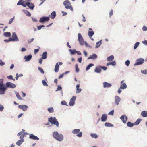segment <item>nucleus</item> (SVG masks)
Wrapping results in <instances>:
<instances>
[{"label":"nucleus","instance_id":"cd10ccee","mask_svg":"<svg viewBox=\"0 0 147 147\" xmlns=\"http://www.w3.org/2000/svg\"><path fill=\"white\" fill-rule=\"evenodd\" d=\"M141 115L144 117H147V111H144L141 113Z\"/></svg>","mask_w":147,"mask_h":147},{"label":"nucleus","instance_id":"8fccbe9b","mask_svg":"<svg viewBox=\"0 0 147 147\" xmlns=\"http://www.w3.org/2000/svg\"><path fill=\"white\" fill-rule=\"evenodd\" d=\"M7 78L9 79H12L13 81L15 80V79L13 78L12 76V75H10L9 76H7Z\"/></svg>","mask_w":147,"mask_h":147},{"label":"nucleus","instance_id":"603ef678","mask_svg":"<svg viewBox=\"0 0 147 147\" xmlns=\"http://www.w3.org/2000/svg\"><path fill=\"white\" fill-rule=\"evenodd\" d=\"M34 40V38H32L31 39L28 40V43L29 44H30Z\"/></svg>","mask_w":147,"mask_h":147},{"label":"nucleus","instance_id":"9b49d317","mask_svg":"<svg viewBox=\"0 0 147 147\" xmlns=\"http://www.w3.org/2000/svg\"><path fill=\"white\" fill-rule=\"evenodd\" d=\"M120 119L124 123H126L127 120V117L125 115H122L120 117Z\"/></svg>","mask_w":147,"mask_h":147},{"label":"nucleus","instance_id":"bb28decb","mask_svg":"<svg viewBox=\"0 0 147 147\" xmlns=\"http://www.w3.org/2000/svg\"><path fill=\"white\" fill-rule=\"evenodd\" d=\"M27 134V133L26 132H25V133H24L23 134H21V136H20V140H22L24 141L23 138L24 136L25 135Z\"/></svg>","mask_w":147,"mask_h":147},{"label":"nucleus","instance_id":"f704fd0d","mask_svg":"<svg viewBox=\"0 0 147 147\" xmlns=\"http://www.w3.org/2000/svg\"><path fill=\"white\" fill-rule=\"evenodd\" d=\"M105 125L108 127H111L113 126V125L112 124L109 123H106L105 124Z\"/></svg>","mask_w":147,"mask_h":147},{"label":"nucleus","instance_id":"5fc2aeb1","mask_svg":"<svg viewBox=\"0 0 147 147\" xmlns=\"http://www.w3.org/2000/svg\"><path fill=\"white\" fill-rule=\"evenodd\" d=\"M38 69L43 74L44 73V71L43 69L39 67L38 68Z\"/></svg>","mask_w":147,"mask_h":147},{"label":"nucleus","instance_id":"1a4fd4ad","mask_svg":"<svg viewBox=\"0 0 147 147\" xmlns=\"http://www.w3.org/2000/svg\"><path fill=\"white\" fill-rule=\"evenodd\" d=\"M7 89V88L5 86H0V94H4Z\"/></svg>","mask_w":147,"mask_h":147},{"label":"nucleus","instance_id":"338daca9","mask_svg":"<svg viewBox=\"0 0 147 147\" xmlns=\"http://www.w3.org/2000/svg\"><path fill=\"white\" fill-rule=\"evenodd\" d=\"M61 103L62 105H67L66 102L65 101H62L61 102Z\"/></svg>","mask_w":147,"mask_h":147},{"label":"nucleus","instance_id":"423d86ee","mask_svg":"<svg viewBox=\"0 0 147 147\" xmlns=\"http://www.w3.org/2000/svg\"><path fill=\"white\" fill-rule=\"evenodd\" d=\"M6 85L7 87H9L11 88H15L16 86V85L13 83L10 82H7L6 83Z\"/></svg>","mask_w":147,"mask_h":147},{"label":"nucleus","instance_id":"49530a36","mask_svg":"<svg viewBox=\"0 0 147 147\" xmlns=\"http://www.w3.org/2000/svg\"><path fill=\"white\" fill-rule=\"evenodd\" d=\"M42 82L43 85L44 86H48V84H47L46 82V81L45 80H42Z\"/></svg>","mask_w":147,"mask_h":147},{"label":"nucleus","instance_id":"6e6552de","mask_svg":"<svg viewBox=\"0 0 147 147\" xmlns=\"http://www.w3.org/2000/svg\"><path fill=\"white\" fill-rule=\"evenodd\" d=\"M78 41L80 42V44L81 45H83L84 40L80 33H79L78 34Z\"/></svg>","mask_w":147,"mask_h":147},{"label":"nucleus","instance_id":"c85d7f7f","mask_svg":"<svg viewBox=\"0 0 147 147\" xmlns=\"http://www.w3.org/2000/svg\"><path fill=\"white\" fill-rule=\"evenodd\" d=\"M12 37L14 39H15L16 40V41H19V39L17 38L16 34L15 32H13V33Z\"/></svg>","mask_w":147,"mask_h":147},{"label":"nucleus","instance_id":"69168bd1","mask_svg":"<svg viewBox=\"0 0 147 147\" xmlns=\"http://www.w3.org/2000/svg\"><path fill=\"white\" fill-rule=\"evenodd\" d=\"M111 64L113 66H114L116 65V63L115 61L111 62Z\"/></svg>","mask_w":147,"mask_h":147},{"label":"nucleus","instance_id":"3c124183","mask_svg":"<svg viewBox=\"0 0 147 147\" xmlns=\"http://www.w3.org/2000/svg\"><path fill=\"white\" fill-rule=\"evenodd\" d=\"M14 17L10 19L9 21V24H11L13 21L14 20Z\"/></svg>","mask_w":147,"mask_h":147},{"label":"nucleus","instance_id":"bf43d9fd","mask_svg":"<svg viewBox=\"0 0 147 147\" xmlns=\"http://www.w3.org/2000/svg\"><path fill=\"white\" fill-rule=\"evenodd\" d=\"M113 11L112 9H111L110 13H109V17L110 18L111 17V16L113 15Z\"/></svg>","mask_w":147,"mask_h":147},{"label":"nucleus","instance_id":"7ed1b4c3","mask_svg":"<svg viewBox=\"0 0 147 147\" xmlns=\"http://www.w3.org/2000/svg\"><path fill=\"white\" fill-rule=\"evenodd\" d=\"M48 121L51 124L55 125L57 127L59 126V124L58 121L55 117L53 118L51 117L49 118Z\"/></svg>","mask_w":147,"mask_h":147},{"label":"nucleus","instance_id":"37998d69","mask_svg":"<svg viewBox=\"0 0 147 147\" xmlns=\"http://www.w3.org/2000/svg\"><path fill=\"white\" fill-rule=\"evenodd\" d=\"M69 51L72 54L74 55L76 53V51L75 49L72 50L71 49H69Z\"/></svg>","mask_w":147,"mask_h":147},{"label":"nucleus","instance_id":"c9c22d12","mask_svg":"<svg viewBox=\"0 0 147 147\" xmlns=\"http://www.w3.org/2000/svg\"><path fill=\"white\" fill-rule=\"evenodd\" d=\"M90 136L94 138H97L98 137V136L96 134L94 133L91 134Z\"/></svg>","mask_w":147,"mask_h":147},{"label":"nucleus","instance_id":"2f4dec72","mask_svg":"<svg viewBox=\"0 0 147 147\" xmlns=\"http://www.w3.org/2000/svg\"><path fill=\"white\" fill-rule=\"evenodd\" d=\"M47 52H46V51L43 52V53L42 54V59H45L47 58Z\"/></svg>","mask_w":147,"mask_h":147},{"label":"nucleus","instance_id":"b1692460","mask_svg":"<svg viewBox=\"0 0 147 147\" xmlns=\"http://www.w3.org/2000/svg\"><path fill=\"white\" fill-rule=\"evenodd\" d=\"M80 86V85L79 84H78L76 86V93H79L82 90V89L80 88H79Z\"/></svg>","mask_w":147,"mask_h":147},{"label":"nucleus","instance_id":"f03ea898","mask_svg":"<svg viewBox=\"0 0 147 147\" xmlns=\"http://www.w3.org/2000/svg\"><path fill=\"white\" fill-rule=\"evenodd\" d=\"M63 5L65 6V8L67 9H69L72 11L74 10L71 4L69 1V0H66L64 1Z\"/></svg>","mask_w":147,"mask_h":147},{"label":"nucleus","instance_id":"393cba45","mask_svg":"<svg viewBox=\"0 0 147 147\" xmlns=\"http://www.w3.org/2000/svg\"><path fill=\"white\" fill-rule=\"evenodd\" d=\"M56 16V12L55 11L52 12L50 15V17L51 19H54Z\"/></svg>","mask_w":147,"mask_h":147},{"label":"nucleus","instance_id":"e433bc0d","mask_svg":"<svg viewBox=\"0 0 147 147\" xmlns=\"http://www.w3.org/2000/svg\"><path fill=\"white\" fill-rule=\"evenodd\" d=\"M16 94L18 99L20 100H22V99L19 95L18 92H16Z\"/></svg>","mask_w":147,"mask_h":147},{"label":"nucleus","instance_id":"13d9d810","mask_svg":"<svg viewBox=\"0 0 147 147\" xmlns=\"http://www.w3.org/2000/svg\"><path fill=\"white\" fill-rule=\"evenodd\" d=\"M4 109V107L1 105H0V111H3Z\"/></svg>","mask_w":147,"mask_h":147},{"label":"nucleus","instance_id":"774afa93","mask_svg":"<svg viewBox=\"0 0 147 147\" xmlns=\"http://www.w3.org/2000/svg\"><path fill=\"white\" fill-rule=\"evenodd\" d=\"M141 72L142 73H143L144 74H147V71L146 70H143Z\"/></svg>","mask_w":147,"mask_h":147},{"label":"nucleus","instance_id":"aec40b11","mask_svg":"<svg viewBox=\"0 0 147 147\" xmlns=\"http://www.w3.org/2000/svg\"><path fill=\"white\" fill-rule=\"evenodd\" d=\"M29 138L33 140H38L39 138L36 136H35L33 135L32 134H30Z\"/></svg>","mask_w":147,"mask_h":147},{"label":"nucleus","instance_id":"4d7b16f0","mask_svg":"<svg viewBox=\"0 0 147 147\" xmlns=\"http://www.w3.org/2000/svg\"><path fill=\"white\" fill-rule=\"evenodd\" d=\"M130 61L128 60L126 61L125 62V64L127 66H128L129 65V64H130Z\"/></svg>","mask_w":147,"mask_h":147},{"label":"nucleus","instance_id":"4be33fe9","mask_svg":"<svg viewBox=\"0 0 147 147\" xmlns=\"http://www.w3.org/2000/svg\"><path fill=\"white\" fill-rule=\"evenodd\" d=\"M111 86V84L110 83H108L106 82L103 83V86L104 88H108L110 87Z\"/></svg>","mask_w":147,"mask_h":147},{"label":"nucleus","instance_id":"9d476101","mask_svg":"<svg viewBox=\"0 0 147 147\" xmlns=\"http://www.w3.org/2000/svg\"><path fill=\"white\" fill-rule=\"evenodd\" d=\"M18 107L19 109H22L24 111H26L28 108V106L25 105H19Z\"/></svg>","mask_w":147,"mask_h":147},{"label":"nucleus","instance_id":"dca6fc26","mask_svg":"<svg viewBox=\"0 0 147 147\" xmlns=\"http://www.w3.org/2000/svg\"><path fill=\"white\" fill-rule=\"evenodd\" d=\"M124 82V80H123L121 82V84L120 88L121 89H124L127 88V86L126 85V84L125 83H123Z\"/></svg>","mask_w":147,"mask_h":147},{"label":"nucleus","instance_id":"0e129e2a","mask_svg":"<svg viewBox=\"0 0 147 147\" xmlns=\"http://www.w3.org/2000/svg\"><path fill=\"white\" fill-rule=\"evenodd\" d=\"M0 65L1 66H3L4 65L5 63L2 61L1 60H0Z\"/></svg>","mask_w":147,"mask_h":147},{"label":"nucleus","instance_id":"f257e3e1","mask_svg":"<svg viewBox=\"0 0 147 147\" xmlns=\"http://www.w3.org/2000/svg\"><path fill=\"white\" fill-rule=\"evenodd\" d=\"M53 135L56 140L59 141L61 142L63 140V136L62 134H59L57 132H54Z\"/></svg>","mask_w":147,"mask_h":147},{"label":"nucleus","instance_id":"20e7f679","mask_svg":"<svg viewBox=\"0 0 147 147\" xmlns=\"http://www.w3.org/2000/svg\"><path fill=\"white\" fill-rule=\"evenodd\" d=\"M80 129H75L72 131V132L74 134H77L78 133L79 134H78L77 136L78 137H80L82 136V132H80Z\"/></svg>","mask_w":147,"mask_h":147},{"label":"nucleus","instance_id":"052dcab7","mask_svg":"<svg viewBox=\"0 0 147 147\" xmlns=\"http://www.w3.org/2000/svg\"><path fill=\"white\" fill-rule=\"evenodd\" d=\"M142 30L144 31H146L147 30V27L144 26L142 28Z\"/></svg>","mask_w":147,"mask_h":147},{"label":"nucleus","instance_id":"f8f14e48","mask_svg":"<svg viewBox=\"0 0 147 147\" xmlns=\"http://www.w3.org/2000/svg\"><path fill=\"white\" fill-rule=\"evenodd\" d=\"M49 20V17H44L40 18L39 21L40 22L42 23L46 21H48Z\"/></svg>","mask_w":147,"mask_h":147},{"label":"nucleus","instance_id":"4c0bfd02","mask_svg":"<svg viewBox=\"0 0 147 147\" xmlns=\"http://www.w3.org/2000/svg\"><path fill=\"white\" fill-rule=\"evenodd\" d=\"M94 65L93 64H92V63L90 64L86 67V71H88V70L90 69V68L91 67H92V66H93Z\"/></svg>","mask_w":147,"mask_h":147},{"label":"nucleus","instance_id":"ea45409f","mask_svg":"<svg viewBox=\"0 0 147 147\" xmlns=\"http://www.w3.org/2000/svg\"><path fill=\"white\" fill-rule=\"evenodd\" d=\"M23 142L24 141L22 140L21 141L20 140L17 142L16 144L17 145L20 146Z\"/></svg>","mask_w":147,"mask_h":147},{"label":"nucleus","instance_id":"de8ad7c7","mask_svg":"<svg viewBox=\"0 0 147 147\" xmlns=\"http://www.w3.org/2000/svg\"><path fill=\"white\" fill-rule=\"evenodd\" d=\"M25 13L28 16H31V13L29 11L27 10L25 11Z\"/></svg>","mask_w":147,"mask_h":147},{"label":"nucleus","instance_id":"72a5a7b5","mask_svg":"<svg viewBox=\"0 0 147 147\" xmlns=\"http://www.w3.org/2000/svg\"><path fill=\"white\" fill-rule=\"evenodd\" d=\"M4 35L6 37H9L10 36L11 33L10 32H5L4 33Z\"/></svg>","mask_w":147,"mask_h":147},{"label":"nucleus","instance_id":"ddd939ff","mask_svg":"<svg viewBox=\"0 0 147 147\" xmlns=\"http://www.w3.org/2000/svg\"><path fill=\"white\" fill-rule=\"evenodd\" d=\"M17 5H21L25 7H26V5L25 4V2L23 0H19L17 3Z\"/></svg>","mask_w":147,"mask_h":147},{"label":"nucleus","instance_id":"f3484780","mask_svg":"<svg viewBox=\"0 0 147 147\" xmlns=\"http://www.w3.org/2000/svg\"><path fill=\"white\" fill-rule=\"evenodd\" d=\"M32 57V55L30 54L28 56H25L24 58V59H25L26 61H28L31 59Z\"/></svg>","mask_w":147,"mask_h":147},{"label":"nucleus","instance_id":"0eeeda50","mask_svg":"<svg viewBox=\"0 0 147 147\" xmlns=\"http://www.w3.org/2000/svg\"><path fill=\"white\" fill-rule=\"evenodd\" d=\"M76 98V96H74L71 98L69 103V105L70 106H72L74 105Z\"/></svg>","mask_w":147,"mask_h":147},{"label":"nucleus","instance_id":"58836bf2","mask_svg":"<svg viewBox=\"0 0 147 147\" xmlns=\"http://www.w3.org/2000/svg\"><path fill=\"white\" fill-rule=\"evenodd\" d=\"M48 110L50 113H53L54 112L53 109V107H51L48 108Z\"/></svg>","mask_w":147,"mask_h":147},{"label":"nucleus","instance_id":"39448f33","mask_svg":"<svg viewBox=\"0 0 147 147\" xmlns=\"http://www.w3.org/2000/svg\"><path fill=\"white\" fill-rule=\"evenodd\" d=\"M144 60L143 59L140 58L138 59L136 61V63L134 64V65H141L144 62Z\"/></svg>","mask_w":147,"mask_h":147},{"label":"nucleus","instance_id":"6ab92c4d","mask_svg":"<svg viewBox=\"0 0 147 147\" xmlns=\"http://www.w3.org/2000/svg\"><path fill=\"white\" fill-rule=\"evenodd\" d=\"M97 57V55L93 53L92 55H90L89 57L88 58V59H96Z\"/></svg>","mask_w":147,"mask_h":147},{"label":"nucleus","instance_id":"a18cd8bd","mask_svg":"<svg viewBox=\"0 0 147 147\" xmlns=\"http://www.w3.org/2000/svg\"><path fill=\"white\" fill-rule=\"evenodd\" d=\"M101 44V41H99L97 42L96 46V48H98L99 47Z\"/></svg>","mask_w":147,"mask_h":147},{"label":"nucleus","instance_id":"2eb2a0df","mask_svg":"<svg viewBox=\"0 0 147 147\" xmlns=\"http://www.w3.org/2000/svg\"><path fill=\"white\" fill-rule=\"evenodd\" d=\"M89 30L90 31H89L88 32V35L89 37L91 38L92 36L94 34V32L92 31V29L91 28H89Z\"/></svg>","mask_w":147,"mask_h":147},{"label":"nucleus","instance_id":"7c9ffc66","mask_svg":"<svg viewBox=\"0 0 147 147\" xmlns=\"http://www.w3.org/2000/svg\"><path fill=\"white\" fill-rule=\"evenodd\" d=\"M114 59V57L113 55H111L107 58V61H110L113 60Z\"/></svg>","mask_w":147,"mask_h":147},{"label":"nucleus","instance_id":"c03bdc74","mask_svg":"<svg viewBox=\"0 0 147 147\" xmlns=\"http://www.w3.org/2000/svg\"><path fill=\"white\" fill-rule=\"evenodd\" d=\"M3 79H0V86H4L3 85Z\"/></svg>","mask_w":147,"mask_h":147},{"label":"nucleus","instance_id":"79ce46f5","mask_svg":"<svg viewBox=\"0 0 147 147\" xmlns=\"http://www.w3.org/2000/svg\"><path fill=\"white\" fill-rule=\"evenodd\" d=\"M25 130L24 129H22V131L19 133H18L17 134V136H20L21 134H23L24 133H25L24 132L25 131Z\"/></svg>","mask_w":147,"mask_h":147},{"label":"nucleus","instance_id":"4468645a","mask_svg":"<svg viewBox=\"0 0 147 147\" xmlns=\"http://www.w3.org/2000/svg\"><path fill=\"white\" fill-rule=\"evenodd\" d=\"M26 5H27L30 9L33 10L34 7V4L32 3H27Z\"/></svg>","mask_w":147,"mask_h":147},{"label":"nucleus","instance_id":"680f3d73","mask_svg":"<svg viewBox=\"0 0 147 147\" xmlns=\"http://www.w3.org/2000/svg\"><path fill=\"white\" fill-rule=\"evenodd\" d=\"M100 67L101 68L103 69L104 70H105L107 69V67H105V66H100Z\"/></svg>","mask_w":147,"mask_h":147},{"label":"nucleus","instance_id":"09e8293b","mask_svg":"<svg viewBox=\"0 0 147 147\" xmlns=\"http://www.w3.org/2000/svg\"><path fill=\"white\" fill-rule=\"evenodd\" d=\"M139 42H137L135 44L134 46V49H136L137 48L138 46H139Z\"/></svg>","mask_w":147,"mask_h":147},{"label":"nucleus","instance_id":"5701e85b","mask_svg":"<svg viewBox=\"0 0 147 147\" xmlns=\"http://www.w3.org/2000/svg\"><path fill=\"white\" fill-rule=\"evenodd\" d=\"M59 64L58 63H57L55 66V69H54V70L56 72H57L59 70Z\"/></svg>","mask_w":147,"mask_h":147},{"label":"nucleus","instance_id":"c756f323","mask_svg":"<svg viewBox=\"0 0 147 147\" xmlns=\"http://www.w3.org/2000/svg\"><path fill=\"white\" fill-rule=\"evenodd\" d=\"M101 69L100 67H96L95 70V71L96 73H100L101 72Z\"/></svg>","mask_w":147,"mask_h":147},{"label":"nucleus","instance_id":"473e14b6","mask_svg":"<svg viewBox=\"0 0 147 147\" xmlns=\"http://www.w3.org/2000/svg\"><path fill=\"white\" fill-rule=\"evenodd\" d=\"M127 126L128 127H132L134 125V123H132L131 122L129 121L127 123Z\"/></svg>","mask_w":147,"mask_h":147},{"label":"nucleus","instance_id":"a19ab883","mask_svg":"<svg viewBox=\"0 0 147 147\" xmlns=\"http://www.w3.org/2000/svg\"><path fill=\"white\" fill-rule=\"evenodd\" d=\"M75 66L76 68V73H78L79 71V69L78 67V65L77 64H76L75 65Z\"/></svg>","mask_w":147,"mask_h":147},{"label":"nucleus","instance_id":"a211bd4d","mask_svg":"<svg viewBox=\"0 0 147 147\" xmlns=\"http://www.w3.org/2000/svg\"><path fill=\"white\" fill-rule=\"evenodd\" d=\"M115 103L117 105L119 104V102L120 101L121 99L120 97L117 96H116L115 97Z\"/></svg>","mask_w":147,"mask_h":147},{"label":"nucleus","instance_id":"e2e57ef3","mask_svg":"<svg viewBox=\"0 0 147 147\" xmlns=\"http://www.w3.org/2000/svg\"><path fill=\"white\" fill-rule=\"evenodd\" d=\"M114 112V110H112L109 113V114L111 115H113Z\"/></svg>","mask_w":147,"mask_h":147},{"label":"nucleus","instance_id":"864d4df0","mask_svg":"<svg viewBox=\"0 0 147 147\" xmlns=\"http://www.w3.org/2000/svg\"><path fill=\"white\" fill-rule=\"evenodd\" d=\"M9 41H16V40L15 39L13 38H12L11 37L9 38Z\"/></svg>","mask_w":147,"mask_h":147},{"label":"nucleus","instance_id":"a878e982","mask_svg":"<svg viewBox=\"0 0 147 147\" xmlns=\"http://www.w3.org/2000/svg\"><path fill=\"white\" fill-rule=\"evenodd\" d=\"M142 120L141 119L139 118L137 119L136 122L134 123V125H138L142 121Z\"/></svg>","mask_w":147,"mask_h":147},{"label":"nucleus","instance_id":"412c9836","mask_svg":"<svg viewBox=\"0 0 147 147\" xmlns=\"http://www.w3.org/2000/svg\"><path fill=\"white\" fill-rule=\"evenodd\" d=\"M107 116L105 114H103L101 117V121H102L105 122L107 120Z\"/></svg>","mask_w":147,"mask_h":147},{"label":"nucleus","instance_id":"6e6d98bb","mask_svg":"<svg viewBox=\"0 0 147 147\" xmlns=\"http://www.w3.org/2000/svg\"><path fill=\"white\" fill-rule=\"evenodd\" d=\"M45 27V26L42 25H40L38 26V30H40L42 28L44 27Z\"/></svg>","mask_w":147,"mask_h":147}]
</instances>
